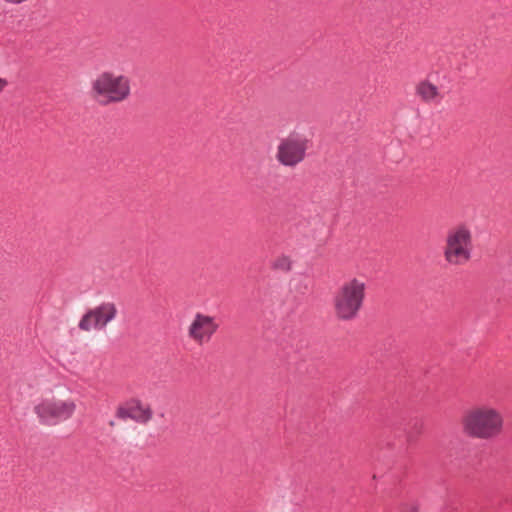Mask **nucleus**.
<instances>
[{
  "label": "nucleus",
  "instance_id": "f257e3e1",
  "mask_svg": "<svg viewBox=\"0 0 512 512\" xmlns=\"http://www.w3.org/2000/svg\"><path fill=\"white\" fill-rule=\"evenodd\" d=\"M463 433L477 440H492L500 436L504 430L502 412L488 404L475 405L462 416Z\"/></svg>",
  "mask_w": 512,
  "mask_h": 512
},
{
  "label": "nucleus",
  "instance_id": "f03ea898",
  "mask_svg": "<svg viewBox=\"0 0 512 512\" xmlns=\"http://www.w3.org/2000/svg\"><path fill=\"white\" fill-rule=\"evenodd\" d=\"M366 295V283L357 277L344 281L333 296V309L337 319L354 320L362 309Z\"/></svg>",
  "mask_w": 512,
  "mask_h": 512
},
{
  "label": "nucleus",
  "instance_id": "7ed1b4c3",
  "mask_svg": "<svg viewBox=\"0 0 512 512\" xmlns=\"http://www.w3.org/2000/svg\"><path fill=\"white\" fill-rule=\"evenodd\" d=\"M473 251V237L469 226L459 224L448 230L443 248L444 259L454 266L470 261Z\"/></svg>",
  "mask_w": 512,
  "mask_h": 512
},
{
  "label": "nucleus",
  "instance_id": "20e7f679",
  "mask_svg": "<svg viewBox=\"0 0 512 512\" xmlns=\"http://www.w3.org/2000/svg\"><path fill=\"white\" fill-rule=\"evenodd\" d=\"M93 90L104 97L100 101L103 105L117 103L125 100L130 95L129 79L123 75L114 76L111 73L101 74L93 82Z\"/></svg>",
  "mask_w": 512,
  "mask_h": 512
},
{
  "label": "nucleus",
  "instance_id": "39448f33",
  "mask_svg": "<svg viewBox=\"0 0 512 512\" xmlns=\"http://www.w3.org/2000/svg\"><path fill=\"white\" fill-rule=\"evenodd\" d=\"M76 410L73 400L57 398L43 399L34 407V412L43 425L54 426L72 417Z\"/></svg>",
  "mask_w": 512,
  "mask_h": 512
},
{
  "label": "nucleus",
  "instance_id": "423d86ee",
  "mask_svg": "<svg viewBox=\"0 0 512 512\" xmlns=\"http://www.w3.org/2000/svg\"><path fill=\"white\" fill-rule=\"evenodd\" d=\"M308 143L305 136L292 133L279 141L275 158L281 165L293 168L305 159Z\"/></svg>",
  "mask_w": 512,
  "mask_h": 512
},
{
  "label": "nucleus",
  "instance_id": "0eeeda50",
  "mask_svg": "<svg viewBox=\"0 0 512 512\" xmlns=\"http://www.w3.org/2000/svg\"><path fill=\"white\" fill-rule=\"evenodd\" d=\"M117 315V308L112 302H103L99 306L89 309L81 318L78 327L83 331L92 328L102 330Z\"/></svg>",
  "mask_w": 512,
  "mask_h": 512
},
{
  "label": "nucleus",
  "instance_id": "6e6552de",
  "mask_svg": "<svg viewBox=\"0 0 512 512\" xmlns=\"http://www.w3.org/2000/svg\"><path fill=\"white\" fill-rule=\"evenodd\" d=\"M150 406H144L137 398L128 400L117 408L116 417L121 420L132 419L137 423L145 424L152 419Z\"/></svg>",
  "mask_w": 512,
  "mask_h": 512
},
{
  "label": "nucleus",
  "instance_id": "1a4fd4ad",
  "mask_svg": "<svg viewBox=\"0 0 512 512\" xmlns=\"http://www.w3.org/2000/svg\"><path fill=\"white\" fill-rule=\"evenodd\" d=\"M214 318L197 313L189 327V336L198 343L208 341L217 330Z\"/></svg>",
  "mask_w": 512,
  "mask_h": 512
},
{
  "label": "nucleus",
  "instance_id": "9d476101",
  "mask_svg": "<svg viewBox=\"0 0 512 512\" xmlns=\"http://www.w3.org/2000/svg\"><path fill=\"white\" fill-rule=\"evenodd\" d=\"M417 92L422 100L428 103H438L442 99L438 87L430 81L421 82L417 87Z\"/></svg>",
  "mask_w": 512,
  "mask_h": 512
},
{
  "label": "nucleus",
  "instance_id": "9b49d317",
  "mask_svg": "<svg viewBox=\"0 0 512 512\" xmlns=\"http://www.w3.org/2000/svg\"><path fill=\"white\" fill-rule=\"evenodd\" d=\"M273 267L281 271H289L292 267V261L289 256L281 255L274 260Z\"/></svg>",
  "mask_w": 512,
  "mask_h": 512
},
{
  "label": "nucleus",
  "instance_id": "f8f14e48",
  "mask_svg": "<svg viewBox=\"0 0 512 512\" xmlns=\"http://www.w3.org/2000/svg\"><path fill=\"white\" fill-rule=\"evenodd\" d=\"M400 512H418V507L413 503H405L401 505Z\"/></svg>",
  "mask_w": 512,
  "mask_h": 512
},
{
  "label": "nucleus",
  "instance_id": "ddd939ff",
  "mask_svg": "<svg viewBox=\"0 0 512 512\" xmlns=\"http://www.w3.org/2000/svg\"><path fill=\"white\" fill-rule=\"evenodd\" d=\"M7 85V81L4 78H0V92L4 89V87Z\"/></svg>",
  "mask_w": 512,
  "mask_h": 512
},
{
  "label": "nucleus",
  "instance_id": "4468645a",
  "mask_svg": "<svg viewBox=\"0 0 512 512\" xmlns=\"http://www.w3.org/2000/svg\"><path fill=\"white\" fill-rule=\"evenodd\" d=\"M109 425H110L111 427H113V426L115 425V422H114V421H110V422H109Z\"/></svg>",
  "mask_w": 512,
  "mask_h": 512
}]
</instances>
